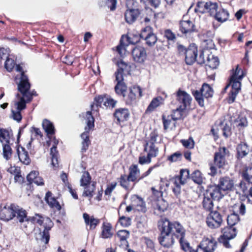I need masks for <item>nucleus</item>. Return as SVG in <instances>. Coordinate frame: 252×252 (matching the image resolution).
<instances>
[{
  "instance_id": "f03ea898",
  "label": "nucleus",
  "mask_w": 252,
  "mask_h": 252,
  "mask_svg": "<svg viewBox=\"0 0 252 252\" xmlns=\"http://www.w3.org/2000/svg\"><path fill=\"white\" fill-rule=\"evenodd\" d=\"M158 225L160 230L159 242L164 247H171L174 242L175 238H179L184 233V229L179 223L170 222L165 218L161 219Z\"/></svg>"
},
{
  "instance_id": "0eeeda50",
  "label": "nucleus",
  "mask_w": 252,
  "mask_h": 252,
  "mask_svg": "<svg viewBox=\"0 0 252 252\" xmlns=\"http://www.w3.org/2000/svg\"><path fill=\"white\" fill-rule=\"evenodd\" d=\"M193 94L199 105L203 107L204 105V99L212 97L213 90L208 84H204L200 91H195Z\"/></svg>"
},
{
  "instance_id": "f3484780",
  "label": "nucleus",
  "mask_w": 252,
  "mask_h": 252,
  "mask_svg": "<svg viewBox=\"0 0 252 252\" xmlns=\"http://www.w3.org/2000/svg\"><path fill=\"white\" fill-rule=\"evenodd\" d=\"M206 195L213 199L219 200L224 195L223 192L218 185H212L208 187L205 193Z\"/></svg>"
},
{
  "instance_id": "9b49d317",
  "label": "nucleus",
  "mask_w": 252,
  "mask_h": 252,
  "mask_svg": "<svg viewBox=\"0 0 252 252\" xmlns=\"http://www.w3.org/2000/svg\"><path fill=\"white\" fill-rule=\"evenodd\" d=\"M141 38L146 41V43L149 46L154 45L157 41V37L153 33V29L150 26H147L142 29L140 33Z\"/></svg>"
},
{
  "instance_id": "aec40b11",
  "label": "nucleus",
  "mask_w": 252,
  "mask_h": 252,
  "mask_svg": "<svg viewBox=\"0 0 252 252\" xmlns=\"http://www.w3.org/2000/svg\"><path fill=\"white\" fill-rule=\"evenodd\" d=\"M218 186L223 192L230 190L233 186V182L229 177H222L220 179Z\"/></svg>"
},
{
  "instance_id": "0e129e2a",
  "label": "nucleus",
  "mask_w": 252,
  "mask_h": 252,
  "mask_svg": "<svg viewBox=\"0 0 252 252\" xmlns=\"http://www.w3.org/2000/svg\"><path fill=\"white\" fill-rule=\"evenodd\" d=\"M119 222L122 226L126 227L130 225L131 219L129 218L122 217L120 218Z\"/></svg>"
},
{
  "instance_id": "473e14b6",
  "label": "nucleus",
  "mask_w": 252,
  "mask_h": 252,
  "mask_svg": "<svg viewBox=\"0 0 252 252\" xmlns=\"http://www.w3.org/2000/svg\"><path fill=\"white\" fill-rule=\"evenodd\" d=\"M112 225L109 223H103L101 236L103 238H109L112 236Z\"/></svg>"
},
{
  "instance_id": "393cba45",
  "label": "nucleus",
  "mask_w": 252,
  "mask_h": 252,
  "mask_svg": "<svg viewBox=\"0 0 252 252\" xmlns=\"http://www.w3.org/2000/svg\"><path fill=\"white\" fill-rule=\"evenodd\" d=\"M248 144L245 142H241L237 147V156L238 158H243L246 156L249 152Z\"/></svg>"
},
{
  "instance_id": "2eb2a0df",
  "label": "nucleus",
  "mask_w": 252,
  "mask_h": 252,
  "mask_svg": "<svg viewBox=\"0 0 252 252\" xmlns=\"http://www.w3.org/2000/svg\"><path fill=\"white\" fill-rule=\"evenodd\" d=\"M142 96V91L139 86H134L129 89V93L126 98L127 104H132Z\"/></svg>"
},
{
  "instance_id": "7ed1b4c3",
  "label": "nucleus",
  "mask_w": 252,
  "mask_h": 252,
  "mask_svg": "<svg viewBox=\"0 0 252 252\" xmlns=\"http://www.w3.org/2000/svg\"><path fill=\"white\" fill-rule=\"evenodd\" d=\"M32 220L33 222L37 223L41 226L43 225L44 227V231L39 233V236L41 241L45 244H47L49 240L48 230H50L53 225L51 220L49 218L43 217L39 214H35V216L32 218Z\"/></svg>"
},
{
  "instance_id": "49530a36",
  "label": "nucleus",
  "mask_w": 252,
  "mask_h": 252,
  "mask_svg": "<svg viewBox=\"0 0 252 252\" xmlns=\"http://www.w3.org/2000/svg\"><path fill=\"white\" fill-rule=\"evenodd\" d=\"M184 232H185V230ZM184 236L185 233H184L182 236H180V237L178 238L180 239V242L182 249L185 252H192L191 248L189 246V244L184 239Z\"/></svg>"
},
{
  "instance_id": "58836bf2",
  "label": "nucleus",
  "mask_w": 252,
  "mask_h": 252,
  "mask_svg": "<svg viewBox=\"0 0 252 252\" xmlns=\"http://www.w3.org/2000/svg\"><path fill=\"white\" fill-rule=\"evenodd\" d=\"M167 203L163 199H160L156 202L154 208L155 210L160 212H163L167 209Z\"/></svg>"
},
{
  "instance_id": "bb28decb",
  "label": "nucleus",
  "mask_w": 252,
  "mask_h": 252,
  "mask_svg": "<svg viewBox=\"0 0 252 252\" xmlns=\"http://www.w3.org/2000/svg\"><path fill=\"white\" fill-rule=\"evenodd\" d=\"M83 217L84 219L85 223L87 225H89L90 229L95 228L99 222V220L94 218L93 216L90 217L87 213H84Z\"/></svg>"
},
{
  "instance_id": "a211bd4d",
  "label": "nucleus",
  "mask_w": 252,
  "mask_h": 252,
  "mask_svg": "<svg viewBox=\"0 0 252 252\" xmlns=\"http://www.w3.org/2000/svg\"><path fill=\"white\" fill-rule=\"evenodd\" d=\"M133 60L138 63H143L146 58L145 48L141 46H136L132 50Z\"/></svg>"
},
{
  "instance_id": "79ce46f5",
  "label": "nucleus",
  "mask_w": 252,
  "mask_h": 252,
  "mask_svg": "<svg viewBox=\"0 0 252 252\" xmlns=\"http://www.w3.org/2000/svg\"><path fill=\"white\" fill-rule=\"evenodd\" d=\"M10 132L5 129L0 128V141L4 144L9 143Z\"/></svg>"
},
{
  "instance_id": "5701e85b",
  "label": "nucleus",
  "mask_w": 252,
  "mask_h": 252,
  "mask_svg": "<svg viewBox=\"0 0 252 252\" xmlns=\"http://www.w3.org/2000/svg\"><path fill=\"white\" fill-rule=\"evenodd\" d=\"M222 236L224 239L230 240L236 236V229L233 226L229 225V226L222 229Z\"/></svg>"
},
{
  "instance_id": "774afa93",
  "label": "nucleus",
  "mask_w": 252,
  "mask_h": 252,
  "mask_svg": "<svg viewBox=\"0 0 252 252\" xmlns=\"http://www.w3.org/2000/svg\"><path fill=\"white\" fill-rule=\"evenodd\" d=\"M106 96V95H105L104 96H98V97L95 98L94 101L97 106L101 107L102 104L104 105Z\"/></svg>"
},
{
  "instance_id": "dca6fc26",
  "label": "nucleus",
  "mask_w": 252,
  "mask_h": 252,
  "mask_svg": "<svg viewBox=\"0 0 252 252\" xmlns=\"http://www.w3.org/2000/svg\"><path fill=\"white\" fill-rule=\"evenodd\" d=\"M217 247V243L213 238H204L198 246L204 252H213Z\"/></svg>"
},
{
  "instance_id": "6e6552de",
  "label": "nucleus",
  "mask_w": 252,
  "mask_h": 252,
  "mask_svg": "<svg viewBox=\"0 0 252 252\" xmlns=\"http://www.w3.org/2000/svg\"><path fill=\"white\" fill-rule=\"evenodd\" d=\"M218 8V5L216 2L211 1L207 2L199 1L197 3L195 11L201 13H208L211 16H214Z\"/></svg>"
},
{
  "instance_id": "ddd939ff",
  "label": "nucleus",
  "mask_w": 252,
  "mask_h": 252,
  "mask_svg": "<svg viewBox=\"0 0 252 252\" xmlns=\"http://www.w3.org/2000/svg\"><path fill=\"white\" fill-rule=\"evenodd\" d=\"M176 100L181 104L180 106L183 109H187L189 107L192 98L186 92L179 89L175 94Z\"/></svg>"
},
{
  "instance_id": "8fccbe9b",
  "label": "nucleus",
  "mask_w": 252,
  "mask_h": 252,
  "mask_svg": "<svg viewBox=\"0 0 252 252\" xmlns=\"http://www.w3.org/2000/svg\"><path fill=\"white\" fill-rule=\"evenodd\" d=\"M126 87L123 83L117 84L115 87V91L116 93L118 94L122 95L124 97H126L125 93L126 92Z\"/></svg>"
},
{
  "instance_id": "412c9836",
  "label": "nucleus",
  "mask_w": 252,
  "mask_h": 252,
  "mask_svg": "<svg viewBox=\"0 0 252 252\" xmlns=\"http://www.w3.org/2000/svg\"><path fill=\"white\" fill-rule=\"evenodd\" d=\"M240 80H234V81H232L230 79V83L232 86V91H231V94L229 97L230 100H231V102L234 101V99L240 89Z\"/></svg>"
},
{
  "instance_id": "c756f323",
  "label": "nucleus",
  "mask_w": 252,
  "mask_h": 252,
  "mask_svg": "<svg viewBox=\"0 0 252 252\" xmlns=\"http://www.w3.org/2000/svg\"><path fill=\"white\" fill-rule=\"evenodd\" d=\"M214 17L219 22H223L228 19L229 13L227 11L221 8L219 10H217Z\"/></svg>"
},
{
  "instance_id": "423d86ee",
  "label": "nucleus",
  "mask_w": 252,
  "mask_h": 252,
  "mask_svg": "<svg viewBox=\"0 0 252 252\" xmlns=\"http://www.w3.org/2000/svg\"><path fill=\"white\" fill-rule=\"evenodd\" d=\"M96 183L91 181V177L88 172H84L80 179V186L84 188L83 195L92 197L95 189Z\"/></svg>"
},
{
  "instance_id": "c9c22d12",
  "label": "nucleus",
  "mask_w": 252,
  "mask_h": 252,
  "mask_svg": "<svg viewBox=\"0 0 252 252\" xmlns=\"http://www.w3.org/2000/svg\"><path fill=\"white\" fill-rule=\"evenodd\" d=\"M207 65L209 67L214 69L216 68L219 64V60L217 57L213 55H210L207 58Z\"/></svg>"
},
{
  "instance_id": "13d9d810",
  "label": "nucleus",
  "mask_w": 252,
  "mask_h": 252,
  "mask_svg": "<svg viewBox=\"0 0 252 252\" xmlns=\"http://www.w3.org/2000/svg\"><path fill=\"white\" fill-rule=\"evenodd\" d=\"M14 61L11 59L7 57L6 60L5 62V67L8 71H10L14 68L15 66Z\"/></svg>"
},
{
  "instance_id": "f704fd0d",
  "label": "nucleus",
  "mask_w": 252,
  "mask_h": 252,
  "mask_svg": "<svg viewBox=\"0 0 252 252\" xmlns=\"http://www.w3.org/2000/svg\"><path fill=\"white\" fill-rule=\"evenodd\" d=\"M234 126L237 127L239 129H243L248 126V122L246 117L239 116L234 121Z\"/></svg>"
},
{
  "instance_id": "39448f33",
  "label": "nucleus",
  "mask_w": 252,
  "mask_h": 252,
  "mask_svg": "<svg viewBox=\"0 0 252 252\" xmlns=\"http://www.w3.org/2000/svg\"><path fill=\"white\" fill-rule=\"evenodd\" d=\"M127 9L125 12L126 21L128 24H132L136 21L140 14V11L138 8V3L134 0L126 1Z\"/></svg>"
},
{
  "instance_id": "a18cd8bd",
  "label": "nucleus",
  "mask_w": 252,
  "mask_h": 252,
  "mask_svg": "<svg viewBox=\"0 0 252 252\" xmlns=\"http://www.w3.org/2000/svg\"><path fill=\"white\" fill-rule=\"evenodd\" d=\"M186 109H183L182 108V106H180L175 110L173 114L170 116L174 121H176L177 120H180L182 118L183 113L184 110Z\"/></svg>"
},
{
  "instance_id": "cd10ccee",
  "label": "nucleus",
  "mask_w": 252,
  "mask_h": 252,
  "mask_svg": "<svg viewBox=\"0 0 252 252\" xmlns=\"http://www.w3.org/2000/svg\"><path fill=\"white\" fill-rule=\"evenodd\" d=\"M194 25L190 20L182 21L180 23V30L183 33H188L193 32Z\"/></svg>"
},
{
  "instance_id": "052dcab7",
  "label": "nucleus",
  "mask_w": 252,
  "mask_h": 252,
  "mask_svg": "<svg viewBox=\"0 0 252 252\" xmlns=\"http://www.w3.org/2000/svg\"><path fill=\"white\" fill-rule=\"evenodd\" d=\"M145 243L146 245L147 251L151 252L155 250V244L151 240L147 238H145Z\"/></svg>"
},
{
  "instance_id": "e433bc0d",
  "label": "nucleus",
  "mask_w": 252,
  "mask_h": 252,
  "mask_svg": "<svg viewBox=\"0 0 252 252\" xmlns=\"http://www.w3.org/2000/svg\"><path fill=\"white\" fill-rule=\"evenodd\" d=\"M42 127L47 135L54 133V127L52 123L47 120H44L42 122Z\"/></svg>"
},
{
  "instance_id": "c03bdc74",
  "label": "nucleus",
  "mask_w": 252,
  "mask_h": 252,
  "mask_svg": "<svg viewBox=\"0 0 252 252\" xmlns=\"http://www.w3.org/2000/svg\"><path fill=\"white\" fill-rule=\"evenodd\" d=\"M162 120L164 129H167L170 128L171 125L175 126V123L170 116H167L166 117L164 115H163Z\"/></svg>"
},
{
  "instance_id": "6ab92c4d",
  "label": "nucleus",
  "mask_w": 252,
  "mask_h": 252,
  "mask_svg": "<svg viewBox=\"0 0 252 252\" xmlns=\"http://www.w3.org/2000/svg\"><path fill=\"white\" fill-rule=\"evenodd\" d=\"M131 201L132 202V205L134 206L135 210L142 212H146V207L145 203L141 197L137 195H134L131 197Z\"/></svg>"
},
{
  "instance_id": "09e8293b",
  "label": "nucleus",
  "mask_w": 252,
  "mask_h": 252,
  "mask_svg": "<svg viewBox=\"0 0 252 252\" xmlns=\"http://www.w3.org/2000/svg\"><path fill=\"white\" fill-rule=\"evenodd\" d=\"M3 156L4 158L9 159L12 154V150L10 146L7 144H2Z\"/></svg>"
},
{
  "instance_id": "6e6d98bb",
  "label": "nucleus",
  "mask_w": 252,
  "mask_h": 252,
  "mask_svg": "<svg viewBox=\"0 0 252 252\" xmlns=\"http://www.w3.org/2000/svg\"><path fill=\"white\" fill-rule=\"evenodd\" d=\"M118 70H120L121 71L128 72L130 71V65L123 61L118 62Z\"/></svg>"
},
{
  "instance_id": "9d476101",
  "label": "nucleus",
  "mask_w": 252,
  "mask_h": 252,
  "mask_svg": "<svg viewBox=\"0 0 252 252\" xmlns=\"http://www.w3.org/2000/svg\"><path fill=\"white\" fill-rule=\"evenodd\" d=\"M229 151L225 147H220L218 152L215 154L214 164L219 168H223L226 164L225 157L228 155Z\"/></svg>"
},
{
  "instance_id": "1a4fd4ad",
  "label": "nucleus",
  "mask_w": 252,
  "mask_h": 252,
  "mask_svg": "<svg viewBox=\"0 0 252 252\" xmlns=\"http://www.w3.org/2000/svg\"><path fill=\"white\" fill-rule=\"evenodd\" d=\"M223 220L221 215L217 211H211L206 218V223L211 228H217L221 225Z\"/></svg>"
},
{
  "instance_id": "c85d7f7f",
  "label": "nucleus",
  "mask_w": 252,
  "mask_h": 252,
  "mask_svg": "<svg viewBox=\"0 0 252 252\" xmlns=\"http://www.w3.org/2000/svg\"><path fill=\"white\" fill-rule=\"evenodd\" d=\"M45 199L50 207L55 208L58 210L61 209V206L56 199L52 196V193L51 192L48 191L46 193Z\"/></svg>"
},
{
  "instance_id": "680f3d73",
  "label": "nucleus",
  "mask_w": 252,
  "mask_h": 252,
  "mask_svg": "<svg viewBox=\"0 0 252 252\" xmlns=\"http://www.w3.org/2000/svg\"><path fill=\"white\" fill-rule=\"evenodd\" d=\"M38 172L35 171H32L27 177V180L30 183H32L33 180H35L38 177Z\"/></svg>"
},
{
  "instance_id": "72a5a7b5",
  "label": "nucleus",
  "mask_w": 252,
  "mask_h": 252,
  "mask_svg": "<svg viewBox=\"0 0 252 252\" xmlns=\"http://www.w3.org/2000/svg\"><path fill=\"white\" fill-rule=\"evenodd\" d=\"M140 175V170L136 165H133L130 168V172L127 176V180L133 182L135 181Z\"/></svg>"
},
{
  "instance_id": "4468645a",
  "label": "nucleus",
  "mask_w": 252,
  "mask_h": 252,
  "mask_svg": "<svg viewBox=\"0 0 252 252\" xmlns=\"http://www.w3.org/2000/svg\"><path fill=\"white\" fill-rule=\"evenodd\" d=\"M178 49L180 51H185V61L188 64H192L196 60L197 50L195 47H190L186 50L182 45L178 46Z\"/></svg>"
},
{
  "instance_id": "2f4dec72",
  "label": "nucleus",
  "mask_w": 252,
  "mask_h": 252,
  "mask_svg": "<svg viewBox=\"0 0 252 252\" xmlns=\"http://www.w3.org/2000/svg\"><path fill=\"white\" fill-rule=\"evenodd\" d=\"M213 199L211 197L206 195V194L204 193L202 205L204 209L210 212L212 211V210L214 207Z\"/></svg>"
},
{
  "instance_id": "a878e982",
  "label": "nucleus",
  "mask_w": 252,
  "mask_h": 252,
  "mask_svg": "<svg viewBox=\"0 0 252 252\" xmlns=\"http://www.w3.org/2000/svg\"><path fill=\"white\" fill-rule=\"evenodd\" d=\"M15 211L13 208L3 209L0 213V219L5 221L11 220L15 217Z\"/></svg>"
},
{
  "instance_id": "4d7b16f0",
  "label": "nucleus",
  "mask_w": 252,
  "mask_h": 252,
  "mask_svg": "<svg viewBox=\"0 0 252 252\" xmlns=\"http://www.w3.org/2000/svg\"><path fill=\"white\" fill-rule=\"evenodd\" d=\"M242 78V71L240 69L238 68V66L237 65L235 72L231 76L230 79L232 81H234V80H241Z\"/></svg>"
},
{
  "instance_id": "f8f14e48",
  "label": "nucleus",
  "mask_w": 252,
  "mask_h": 252,
  "mask_svg": "<svg viewBox=\"0 0 252 252\" xmlns=\"http://www.w3.org/2000/svg\"><path fill=\"white\" fill-rule=\"evenodd\" d=\"M129 232L126 230H121L118 231L117 233L116 237L120 241L118 244V247L121 248L120 251H127L128 252H134L130 249H128V242L126 239L129 237Z\"/></svg>"
},
{
  "instance_id": "3c124183",
  "label": "nucleus",
  "mask_w": 252,
  "mask_h": 252,
  "mask_svg": "<svg viewBox=\"0 0 252 252\" xmlns=\"http://www.w3.org/2000/svg\"><path fill=\"white\" fill-rule=\"evenodd\" d=\"M192 180L198 184L203 182V178L201 172L199 170L194 171L191 174Z\"/></svg>"
},
{
  "instance_id": "338daca9",
  "label": "nucleus",
  "mask_w": 252,
  "mask_h": 252,
  "mask_svg": "<svg viewBox=\"0 0 252 252\" xmlns=\"http://www.w3.org/2000/svg\"><path fill=\"white\" fill-rule=\"evenodd\" d=\"M171 181L175 186L177 187H181V185H183L185 184L179 176H176L173 178Z\"/></svg>"
},
{
  "instance_id": "7c9ffc66",
  "label": "nucleus",
  "mask_w": 252,
  "mask_h": 252,
  "mask_svg": "<svg viewBox=\"0 0 252 252\" xmlns=\"http://www.w3.org/2000/svg\"><path fill=\"white\" fill-rule=\"evenodd\" d=\"M144 150L148 153V156L151 158L157 157L158 153V148L152 144L146 143Z\"/></svg>"
},
{
  "instance_id": "37998d69",
  "label": "nucleus",
  "mask_w": 252,
  "mask_h": 252,
  "mask_svg": "<svg viewBox=\"0 0 252 252\" xmlns=\"http://www.w3.org/2000/svg\"><path fill=\"white\" fill-rule=\"evenodd\" d=\"M239 221V218L238 214L232 213L227 217V221L228 225L233 226Z\"/></svg>"
},
{
  "instance_id": "de8ad7c7",
  "label": "nucleus",
  "mask_w": 252,
  "mask_h": 252,
  "mask_svg": "<svg viewBox=\"0 0 252 252\" xmlns=\"http://www.w3.org/2000/svg\"><path fill=\"white\" fill-rule=\"evenodd\" d=\"M15 213V217L16 216L20 222L27 219L26 211L22 209H16Z\"/></svg>"
},
{
  "instance_id": "ea45409f",
  "label": "nucleus",
  "mask_w": 252,
  "mask_h": 252,
  "mask_svg": "<svg viewBox=\"0 0 252 252\" xmlns=\"http://www.w3.org/2000/svg\"><path fill=\"white\" fill-rule=\"evenodd\" d=\"M21 227L27 233H30L34 227L32 221H30L28 219H26L23 221L20 222Z\"/></svg>"
},
{
  "instance_id": "b1692460",
  "label": "nucleus",
  "mask_w": 252,
  "mask_h": 252,
  "mask_svg": "<svg viewBox=\"0 0 252 252\" xmlns=\"http://www.w3.org/2000/svg\"><path fill=\"white\" fill-rule=\"evenodd\" d=\"M17 153L19 160L23 163L28 165L31 162L28 152L23 147L17 149Z\"/></svg>"
},
{
  "instance_id": "bf43d9fd",
  "label": "nucleus",
  "mask_w": 252,
  "mask_h": 252,
  "mask_svg": "<svg viewBox=\"0 0 252 252\" xmlns=\"http://www.w3.org/2000/svg\"><path fill=\"white\" fill-rule=\"evenodd\" d=\"M182 155L180 152H176L168 157V159L171 162H176L181 160Z\"/></svg>"
},
{
  "instance_id": "4c0bfd02",
  "label": "nucleus",
  "mask_w": 252,
  "mask_h": 252,
  "mask_svg": "<svg viewBox=\"0 0 252 252\" xmlns=\"http://www.w3.org/2000/svg\"><path fill=\"white\" fill-rule=\"evenodd\" d=\"M163 99L161 97H157L154 98L149 105L147 111H152L158 106L162 104Z\"/></svg>"
},
{
  "instance_id": "e2e57ef3",
  "label": "nucleus",
  "mask_w": 252,
  "mask_h": 252,
  "mask_svg": "<svg viewBox=\"0 0 252 252\" xmlns=\"http://www.w3.org/2000/svg\"><path fill=\"white\" fill-rule=\"evenodd\" d=\"M189 171L187 169H182L180 172V175L178 176L185 183L186 181L189 177Z\"/></svg>"
},
{
  "instance_id": "5fc2aeb1",
  "label": "nucleus",
  "mask_w": 252,
  "mask_h": 252,
  "mask_svg": "<svg viewBox=\"0 0 252 252\" xmlns=\"http://www.w3.org/2000/svg\"><path fill=\"white\" fill-rule=\"evenodd\" d=\"M181 142L185 147L188 149H192L194 146V142L192 137H189L188 139H182Z\"/></svg>"
},
{
  "instance_id": "603ef678",
  "label": "nucleus",
  "mask_w": 252,
  "mask_h": 252,
  "mask_svg": "<svg viewBox=\"0 0 252 252\" xmlns=\"http://www.w3.org/2000/svg\"><path fill=\"white\" fill-rule=\"evenodd\" d=\"M243 175L246 181L249 183H252V167H246L243 172Z\"/></svg>"
},
{
  "instance_id": "4be33fe9",
  "label": "nucleus",
  "mask_w": 252,
  "mask_h": 252,
  "mask_svg": "<svg viewBox=\"0 0 252 252\" xmlns=\"http://www.w3.org/2000/svg\"><path fill=\"white\" fill-rule=\"evenodd\" d=\"M114 115L119 122H124L127 120L129 113L127 109L119 108L116 110Z\"/></svg>"
},
{
  "instance_id": "f257e3e1",
  "label": "nucleus",
  "mask_w": 252,
  "mask_h": 252,
  "mask_svg": "<svg viewBox=\"0 0 252 252\" xmlns=\"http://www.w3.org/2000/svg\"><path fill=\"white\" fill-rule=\"evenodd\" d=\"M15 69L20 73V81L18 85V89L20 94H16L11 112L12 118L19 123L22 118L21 111L26 108V103L31 101L33 94L30 91V84L27 76L24 74L22 66L17 65Z\"/></svg>"
},
{
  "instance_id": "864d4df0",
  "label": "nucleus",
  "mask_w": 252,
  "mask_h": 252,
  "mask_svg": "<svg viewBox=\"0 0 252 252\" xmlns=\"http://www.w3.org/2000/svg\"><path fill=\"white\" fill-rule=\"evenodd\" d=\"M117 102V101L116 100L113 99L110 96L106 95L105 96V103H104V106L106 107H111L113 108L115 107Z\"/></svg>"
},
{
  "instance_id": "69168bd1",
  "label": "nucleus",
  "mask_w": 252,
  "mask_h": 252,
  "mask_svg": "<svg viewBox=\"0 0 252 252\" xmlns=\"http://www.w3.org/2000/svg\"><path fill=\"white\" fill-rule=\"evenodd\" d=\"M164 36L168 40L174 41L176 38L175 34L170 30H166L164 32Z\"/></svg>"
},
{
  "instance_id": "20e7f679",
  "label": "nucleus",
  "mask_w": 252,
  "mask_h": 252,
  "mask_svg": "<svg viewBox=\"0 0 252 252\" xmlns=\"http://www.w3.org/2000/svg\"><path fill=\"white\" fill-rule=\"evenodd\" d=\"M84 119L86 120L85 122L87 124V126L85 127V132L82 133L81 135V137L83 140L82 142V152H85L88 148L90 144L88 133L89 131L94 127V118L90 111L86 112Z\"/></svg>"
},
{
  "instance_id": "a19ab883",
  "label": "nucleus",
  "mask_w": 252,
  "mask_h": 252,
  "mask_svg": "<svg viewBox=\"0 0 252 252\" xmlns=\"http://www.w3.org/2000/svg\"><path fill=\"white\" fill-rule=\"evenodd\" d=\"M50 155L52 159V165L53 166H56L58 165V154L56 146H53L50 150Z\"/></svg>"
}]
</instances>
